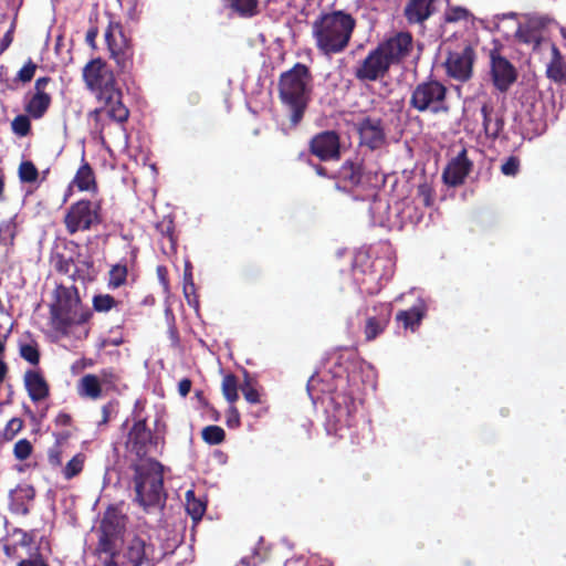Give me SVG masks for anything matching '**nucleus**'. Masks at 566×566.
I'll return each mask as SVG.
<instances>
[{"label":"nucleus","instance_id":"nucleus-1","mask_svg":"<svg viewBox=\"0 0 566 566\" xmlns=\"http://www.w3.org/2000/svg\"><path fill=\"white\" fill-rule=\"evenodd\" d=\"M413 39L409 32H398L379 42L358 60L353 69L360 83H374L389 75L392 65L400 64L412 51Z\"/></svg>","mask_w":566,"mask_h":566},{"label":"nucleus","instance_id":"nucleus-2","mask_svg":"<svg viewBox=\"0 0 566 566\" xmlns=\"http://www.w3.org/2000/svg\"><path fill=\"white\" fill-rule=\"evenodd\" d=\"M277 94L282 106L289 113L292 126H297L312 101L313 75L310 67L297 62L282 72L277 81Z\"/></svg>","mask_w":566,"mask_h":566},{"label":"nucleus","instance_id":"nucleus-3","mask_svg":"<svg viewBox=\"0 0 566 566\" xmlns=\"http://www.w3.org/2000/svg\"><path fill=\"white\" fill-rule=\"evenodd\" d=\"M356 28V19L343 10L322 13L312 24L316 49L331 56L344 52Z\"/></svg>","mask_w":566,"mask_h":566},{"label":"nucleus","instance_id":"nucleus-4","mask_svg":"<svg viewBox=\"0 0 566 566\" xmlns=\"http://www.w3.org/2000/svg\"><path fill=\"white\" fill-rule=\"evenodd\" d=\"M126 516L118 506H108L97 530V554L117 556L124 543Z\"/></svg>","mask_w":566,"mask_h":566},{"label":"nucleus","instance_id":"nucleus-5","mask_svg":"<svg viewBox=\"0 0 566 566\" xmlns=\"http://www.w3.org/2000/svg\"><path fill=\"white\" fill-rule=\"evenodd\" d=\"M447 94L448 88L444 84L438 80L428 78L415 86L409 105L420 113L447 114L450 111Z\"/></svg>","mask_w":566,"mask_h":566},{"label":"nucleus","instance_id":"nucleus-6","mask_svg":"<svg viewBox=\"0 0 566 566\" xmlns=\"http://www.w3.org/2000/svg\"><path fill=\"white\" fill-rule=\"evenodd\" d=\"M336 189L353 190L355 188H367L373 186V180L378 179V174L366 170L364 161L358 156L346 159L335 174Z\"/></svg>","mask_w":566,"mask_h":566},{"label":"nucleus","instance_id":"nucleus-7","mask_svg":"<svg viewBox=\"0 0 566 566\" xmlns=\"http://www.w3.org/2000/svg\"><path fill=\"white\" fill-rule=\"evenodd\" d=\"M134 484L137 495H160L164 489V468L153 460L147 459L134 465Z\"/></svg>","mask_w":566,"mask_h":566},{"label":"nucleus","instance_id":"nucleus-8","mask_svg":"<svg viewBox=\"0 0 566 566\" xmlns=\"http://www.w3.org/2000/svg\"><path fill=\"white\" fill-rule=\"evenodd\" d=\"M476 59L474 49L469 43L458 45L448 52L443 63L446 73L454 81L464 83L473 75V65Z\"/></svg>","mask_w":566,"mask_h":566},{"label":"nucleus","instance_id":"nucleus-9","mask_svg":"<svg viewBox=\"0 0 566 566\" xmlns=\"http://www.w3.org/2000/svg\"><path fill=\"white\" fill-rule=\"evenodd\" d=\"M83 80L86 87L101 97L117 88L113 71L101 59L90 61L83 69Z\"/></svg>","mask_w":566,"mask_h":566},{"label":"nucleus","instance_id":"nucleus-10","mask_svg":"<svg viewBox=\"0 0 566 566\" xmlns=\"http://www.w3.org/2000/svg\"><path fill=\"white\" fill-rule=\"evenodd\" d=\"M78 313L77 302H64L61 298L51 306V326L59 336H70L78 325L86 321Z\"/></svg>","mask_w":566,"mask_h":566},{"label":"nucleus","instance_id":"nucleus-11","mask_svg":"<svg viewBox=\"0 0 566 566\" xmlns=\"http://www.w3.org/2000/svg\"><path fill=\"white\" fill-rule=\"evenodd\" d=\"M118 378L113 369H103L98 374H86L77 382V394L82 398L97 400L115 389Z\"/></svg>","mask_w":566,"mask_h":566},{"label":"nucleus","instance_id":"nucleus-12","mask_svg":"<svg viewBox=\"0 0 566 566\" xmlns=\"http://www.w3.org/2000/svg\"><path fill=\"white\" fill-rule=\"evenodd\" d=\"M98 221V206L88 200H80L73 203L64 217V223L70 234L80 230H88Z\"/></svg>","mask_w":566,"mask_h":566},{"label":"nucleus","instance_id":"nucleus-13","mask_svg":"<svg viewBox=\"0 0 566 566\" xmlns=\"http://www.w3.org/2000/svg\"><path fill=\"white\" fill-rule=\"evenodd\" d=\"M126 447L129 454L135 455L140 462L145 461L147 455L156 452L157 443L145 420L134 423L128 433Z\"/></svg>","mask_w":566,"mask_h":566},{"label":"nucleus","instance_id":"nucleus-14","mask_svg":"<svg viewBox=\"0 0 566 566\" xmlns=\"http://www.w3.org/2000/svg\"><path fill=\"white\" fill-rule=\"evenodd\" d=\"M310 153L322 161L340 158V137L335 130H324L314 135L308 144Z\"/></svg>","mask_w":566,"mask_h":566},{"label":"nucleus","instance_id":"nucleus-15","mask_svg":"<svg viewBox=\"0 0 566 566\" xmlns=\"http://www.w3.org/2000/svg\"><path fill=\"white\" fill-rule=\"evenodd\" d=\"M359 144L370 150H377L386 144V132L381 118L364 117L357 124Z\"/></svg>","mask_w":566,"mask_h":566},{"label":"nucleus","instance_id":"nucleus-16","mask_svg":"<svg viewBox=\"0 0 566 566\" xmlns=\"http://www.w3.org/2000/svg\"><path fill=\"white\" fill-rule=\"evenodd\" d=\"M392 313L390 303H378L373 307V314L367 313L364 335L367 342L375 340L387 328Z\"/></svg>","mask_w":566,"mask_h":566},{"label":"nucleus","instance_id":"nucleus-17","mask_svg":"<svg viewBox=\"0 0 566 566\" xmlns=\"http://www.w3.org/2000/svg\"><path fill=\"white\" fill-rule=\"evenodd\" d=\"M491 75L494 86L500 92H506L517 78L513 64L495 51L491 52Z\"/></svg>","mask_w":566,"mask_h":566},{"label":"nucleus","instance_id":"nucleus-18","mask_svg":"<svg viewBox=\"0 0 566 566\" xmlns=\"http://www.w3.org/2000/svg\"><path fill=\"white\" fill-rule=\"evenodd\" d=\"M101 103H103L102 108L94 109L91 112L90 116L94 117L96 120L98 117L105 113L109 118L124 123L127 120L129 116L128 108L122 102V92L118 88L109 92L97 98Z\"/></svg>","mask_w":566,"mask_h":566},{"label":"nucleus","instance_id":"nucleus-19","mask_svg":"<svg viewBox=\"0 0 566 566\" xmlns=\"http://www.w3.org/2000/svg\"><path fill=\"white\" fill-rule=\"evenodd\" d=\"M473 168V163L468 158V151L463 148L446 167L442 178L451 187L462 185Z\"/></svg>","mask_w":566,"mask_h":566},{"label":"nucleus","instance_id":"nucleus-20","mask_svg":"<svg viewBox=\"0 0 566 566\" xmlns=\"http://www.w3.org/2000/svg\"><path fill=\"white\" fill-rule=\"evenodd\" d=\"M50 82L48 76L39 77L34 84V94L25 104V112L34 119L42 118L51 105V96L45 92Z\"/></svg>","mask_w":566,"mask_h":566},{"label":"nucleus","instance_id":"nucleus-21","mask_svg":"<svg viewBox=\"0 0 566 566\" xmlns=\"http://www.w3.org/2000/svg\"><path fill=\"white\" fill-rule=\"evenodd\" d=\"M482 126L486 138L496 140L504 129V115L495 109L492 102L483 103L481 106Z\"/></svg>","mask_w":566,"mask_h":566},{"label":"nucleus","instance_id":"nucleus-22","mask_svg":"<svg viewBox=\"0 0 566 566\" xmlns=\"http://www.w3.org/2000/svg\"><path fill=\"white\" fill-rule=\"evenodd\" d=\"M436 0H409L403 9V15L410 24H422L434 12Z\"/></svg>","mask_w":566,"mask_h":566},{"label":"nucleus","instance_id":"nucleus-23","mask_svg":"<svg viewBox=\"0 0 566 566\" xmlns=\"http://www.w3.org/2000/svg\"><path fill=\"white\" fill-rule=\"evenodd\" d=\"M24 386L32 401L44 400L49 396V385L38 370H28L24 374Z\"/></svg>","mask_w":566,"mask_h":566},{"label":"nucleus","instance_id":"nucleus-24","mask_svg":"<svg viewBox=\"0 0 566 566\" xmlns=\"http://www.w3.org/2000/svg\"><path fill=\"white\" fill-rule=\"evenodd\" d=\"M426 304L419 301L408 310H401L396 314V322L405 329L416 332L426 316Z\"/></svg>","mask_w":566,"mask_h":566},{"label":"nucleus","instance_id":"nucleus-25","mask_svg":"<svg viewBox=\"0 0 566 566\" xmlns=\"http://www.w3.org/2000/svg\"><path fill=\"white\" fill-rule=\"evenodd\" d=\"M546 76L558 84L566 82V63L555 44H552V59L546 67Z\"/></svg>","mask_w":566,"mask_h":566},{"label":"nucleus","instance_id":"nucleus-26","mask_svg":"<svg viewBox=\"0 0 566 566\" xmlns=\"http://www.w3.org/2000/svg\"><path fill=\"white\" fill-rule=\"evenodd\" d=\"M125 556L132 566H142L146 559V541L134 534L127 542Z\"/></svg>","mask_w":566,"mask_h":566},{"label":"nucleus","instance_id":"nucleus-27","mask_svg":"<svg viewBox=\"0 0 566 566\" xmlns=\"http://www.w3.org/2000/svg\"><path fill=\"white\" fill-rule=\"evenodd\" d=\"M72 186H75L80 191H92L96 189L94 171L87 163L83 161L77 169L72 180Z\"/></svg>","mask_w":566,"mask_h":566},{"label":"nucleus","instance_id":"nucleus-28","mask_svg":"<svg viewBox=\"0 0 566 566\" xmlns=\"http://www.w3.org/2000/svg\"><path fill=\"white\" fill-rule=\"evenodd\" d=\"M335 408H336V417L338 421L343 419L348 422L354 412L356 411L355 399L350 395L345 394H336L333 398Z\"/></svg>","mask_w":566,"mask_h":566},{"label":"nucleus","instance_id":"nucleus-29","mask_svg":"<svg viewBox=\"0 0 566 566\" xmlns=\"http://www.w3.org/2000/svg\"><path fill=\"white\" fill-rule=\"evenodd\" d=\"M226 8L243 18L258 14L259 0H222Z\"/></svg>","mask_w":566,"mask_h":566},{"label":"nucleus","instance_id":"nucleus-30","mask_svg":"<svg viewBox=\"0 0 566 566\" xmlns=\"http://www.w3.org/2000/svg\"><path fill=\"white\" fill-rule=\"evenodd\" d=\"M127 273V266L125 264L113 265L108 273V287L114 290L124 285Z\"/></svg>","mask_w":566,"mask_h":566},{"label":"nucleus","instance_id":"nucleus-31","mask_svg":"<svg viewBox=\"0 0 566 566\" xmlns=\"http://www.w3.org/2000/svg\"><path fill=\"white\" fill-rule=\"evenodd\" d=\"M85 461L86 457L84 453L75 454L62 470L64 478L70 480L82 472Z\"/></svg>","mask_w":566,"mask_h":566},{"label":"nucleus","instance_id":"nucleus-32","mask_svg":"<svg viewBox=\"0 0 566 566\" xmlns=\"http://www.w3.org/2000/svg\"><path fill=\"white\" fill-rule=\"evenodd\" d=\"M207 509V502L202 501L201 497H187L186 511L191 516L193 522L201 520Z\"/></svg>","mask_w":566,"mask_h":566},{"label":"nucleus","instance_id":"nucleus-33","mask_svg":"<svg viewBox=\"0 0 566 566\" xmlns=\"http://www.w3.org/2000/svg\"><path fill=\"white\" fill-rule=\"evenodd\" d=\"M222 394L230 403H233L238 400V380L234 375L229 374L223 377Z\"/></svg>","mask_w":566,"mask_h":566},{"label":"nucleus","instance_id":"nucleus-34","mask_svg":"<svg viewBox=\"0 0 566 566\" xmlns=\"http://www.w3.org/2000/svg\"><path fill=\"white\" fill-rule=\"evenodd\" d=\"M244 399L250 403H261V395L255 387V381L245 374L244 382L241 385Z\"/></svg>","mask_w":566,"mask_h":566},{"label":"nucleus","instance_id":"nucleus-35","mask_svg":"<svg viewBox=\"0 0 566 566\" xmlns=\"http://www.w3.org/2000/svg\"><path fill=\"white\" fill-rule=\"evenodd\" d=\"M117 304L118 302L109 294H98L93 298V307L97 312H108Z\"/></svg>","mask_w":566,"mask_h":566},{"label":"nucleus","instance_id":"nucleus-36","mask_svg":"<svg viewBox=\"0 0 566 566\" xmlns=\"http://www.w3.org/2000/svg\"><path fill=\"white\" fill-rule=\"evenodd\" d=\"M12 132L20 136L24 137L30 133L31 129V123L27 115H18L13 118L11 123Z\"/></svg>","mask_w":566,"mask_h":566},{"label":"nucleus","instance_id":"nucleus-37","mask_svg":"<svg viewBox=\"0 0 566 566\" xmlns=\"http://www.w3.org/2000/svg\"><path fill=\"white\" fill-rule=\"evenodd\" d=\"M417 197L421 200L423 206L431 207L434 202V189L428 182L420 184L417 188Z\"/></svg>","mask_w":566,"mask_h":566},{"label":"nucleus","instance_id":"nucleus-38","mask_svg":"<svg viewBox=\"0 0 566 566\" xmlns=\"http://www.w3.org/2000/svg\"><path fill=\"white\" fill-rule=\"evenodd\" d=\"M38 169L31 161H23L19 167V177L23 182H34L38 179Z\"/></svg>","mask_w":566,"mask_h":566},{"label":"nucleus","instance_id":"nucleus-39","mask_svg":"<svg viewBox=\"0 0 566 566\" xmlns=\"http://www.w3.org/2000/svg\"><path fill=\"white\" fill-rule=\"evenodd\" d=\"M520 167H521V160L517 156H510L505 159V161L501 165V172L504 175V176H507V177H515L518 171H520Z\"/></svg>","mask_w":566,"mask_h":566},{"label":"nucleus","instance_id":"nucleus-40","mask_svg":"<svg viewBox=\"0 0 566 566\" xmlns=\"http://www.w3.org/2000/svg\"><path fill=\"white\" fill-rule=\"evenodd\" d=\"M20 355L23 359L29 361L32 365H38L40 359V354L38 347L33 343L21 344L20 345Z\"/></svg>","mask_w":566,"mask_h":566},{"label":"nucleus","instance_id":"nucleus-41","mask_svg":"<svg viewBox=\"0 0 566 566\" xmlns=\"http://www.w3.org/2000/svg\"><path fill=\"white\" fill-rule=\"evenodd\" d=\"M32 449V444L30 443L29 440L21 439L15 442L13 448V454L18 460L23 461L31 455Z\"/></svg>","mask_w":566,"mask_h":566},{"label":"nucleus","instance_id":"nucleus-42","mask_svg":"<svg viewBox=\"0 0 566 566\" xmlns=\"http://www.w3.org/2000/svg\"><path fill=\"white\" fill-rule=\"evenodd\" d=\"M51 264L60 273H69L72 266V260L66 259L63 254L54 252L51 256Z\"/></svg>","mask_w":566,"mask_h":566},{"label":"nucleus","instance_id":"nucleus-43","mask_svg":"<svg viewBox=\"0 0 566 566\" xmlns=\"http://www.w3.org/2000/svg\"><path fill=\"white\" fill-rule=\"evenodd\" d=\"M0 232L4 239V244H12L17 232L14 219L4 220L0 223Z\"/></svg>","mask_w":566,"mask_h":566},{"label":"nucleus","instance_id":"nucleus-44","mask_svg":"<svg viewBox=\"0 0 566 566\" xmlns=\"http://www.w3.org/2000/svg\"><path fill=\"white\" fill-rule=\"evenodd\" d=\"M469 17V11L461 7H454L447 11L446 21L447 22H458L461 20H467Z\"/></svg>","mask_w":566,"mask_h":566},{"label":"nucleus","instance_id":"nucleus-45","mask_svg":"<svg viewBox=\"0 0 566 566\" xmlns=\"http://www.w3.org/2000/svg\"><path fill=\"white\" fill-rule=\"evenodd\" d=\"M36 64L29 60L18 72V80L23 83L30 82L34 76Z\"/></svg>","mask_w":566,"mask_h":566},{"label":"nucleus","instance_id":"nucleus-46","mask_svg":"<svg viewBox=\"0 0 566 566\" xmlns=\"http://www.w3.org/2000/svg\"><path fill=\"white\" fill-rule=\"evenodd\" d=\"M226 423L230 429H235L240 426V413L235 407L232 406V403L229 406L227 413H226Z\"/></svg>","mask_w":566,"mask_h":566},{"label":"nucleus","instance_id":"nucleus-47","mask_svg":"<svg viewBox=\"0 0 566 566\" xmlns=\"http://www.w3.org/2000/svg\"><path fill=\"white\" fill-rule=\"evenodd\" d=\"M12 537L14 538V543L22 547L29 546L33 541V537L29 533L19 528L13 531Z\"/></svg>","mask_w":566,"mask_h":566},{"label":"nucleus","instance_id":"nucleus-48","mask_svg":"<svg viewBox=\"0 0 566 566\" xmlns=\"http://www.w3.org/2000/svg\"><path fill=\"white\" fill-rule=\"evenodd\" d=\"M23 428V421L20 418H12L6 426V436L12 439Z\"/></svg>","mask_w":566,"mask_h":566},{"label":"nucleus","instance_id":"nucleus-49","mask_svg":"<svg viewBox=\"0 0 566 566\" xmlns=\"http://www.w3.org/2000/svg\"><path fill=\"white\" fill-rule=\"evenodd\" d=\"M48 459L52 467L62 465V450L59 443L49 449Z\"/></svg>","mask_w":566,"mask_h":566},{"label":"nucleus","instance_id":"nucleus-50","mask_svg":"<svg viewBox=\"0 0 566 566\" xmlns=\"http://www.w3.org/2000/svg\"><path fill=\"white\" fill-rule=\"evenodd\" d=\"M14 24H11L10 29L2 36L0 42V54L3 53L13 41Z\"/></svg>","mask_w":566,"mask_h":566},{"label":"nucleus","instance_id":"nucleus-51","mask_svg":"<svg viewBox=\"0 0 566 566\" xmlns=\"http://www.w3.org/2000/svg\"><path fill=\"white\" fill-rule=\"evenodd\" d=\"M17 566H49V565L42 558V556L36 555L34 557L20 560Z\"/></svg>","mask_w":566,"mask_h":566},{"label":"nucleus","instance_id":"nucleus-52","mask_svg":"<svg viewBox=\"0 0 566 566\" xmlns=\"http://www.w3.org/2000/svg\"><path fill=\"white\" fill-rule=\"evenodd\" d=\"M240 564L243 566H258L259 564V554L255 552L250 556L242 557Z\"/></svg>","mask_w":566,"mask_h":566},{"label":"nucleus","instance_id":"nucleus-53","mask_svg":"<svg viewBox=\"0 0 566 566\" xmlns=\"http://www.w3.org/2000/svg\"><path fill=\"white\" fill-rule=\"evenodd\" d=\"M106 41L108 49L112 53V56L117 59L119 57L120 49L116 46V44L112 40V34L109 32L106 33Z\"/></svg>","mask_w":566,"mask_h":566},{"label":"nucleus","instance_id":"nucleus-54","mask_svg":"<svg viewBox=\"0 0 566 566\" xmlns=\"http://www.w3.org/2000/svg\"><path fill=\"white\" fill-rule=\"evenodd\" d=\"M191 389V381L187 378L181 379L178 384V391L180 396L186 397Z\"/></svg>","mask_w":566,"mask_h":566},{"label":"nucleus","instance_id":"nucleus-55","mask_svg":"<svg viewBox=\"0 0 566 566\" xmlns=\"http://www.w3.org/2000/svg\"><path fill=\"white\" fill-rule=\"evenodd\" d=\"M313 168L318 176L335 179V175H329L327 168H325L324 166L316 164L313 165Z\"/></svg>","mask_w":566,"mask_h":566},{"label":"nucleus","instance_id":"nucleus-56","mask_svg":"<svg viewBox=\"0 0 566 566\" xmlns=\"http://www.w3.org/2000/svg\"><path fill=\"white\" fill-rule=\"evenodd\" d=\"M224 438H226L224 430L219 426H214V444H219V443L223 442Z\"/></svg>","mask_w":566,"mask_h":566},{"label":"nucleus","instance_id":"nucleus-57","mask_svg":"<svg viewBox=\"0 0 566 566\" xmlns=\"http://www.w3.org/2000/svg\"><path fill=\"white\" fill-rule=\"evenodd\" d=\"M157 274H158L159 281L163 284L164 289L167 290L168 289V283H167V280H166V274H167L166 268L165 266H158L157 268Z\"/></svg>","mask_w":566,"mask_h":566},{"label":"nucleus","instance_id":"nucleus-58","mask_svg":"<svg viewBox=\"0 0 566 566\" xmlns=\"http://www.w3.org/2000/svg\"><path fill=\"white\" fill-rule=\"evenodd\" d=\"M202 438L207 443L212 444V426H207L202 430Z\"/></svg>","mask_w":566,"mask_h":566},{"label":"nucleus","instance_id":"nucleus-59","mask_svg":"<svg viewBox=\"0 0 566 566\" xmlns=\"http://www.w3.org/2000/svg\"><path fill=\"white\" fill-rule=\"evenodd\" d=\"M123 343V338L122 337H114V338H108L105 340V344L106 345H112V346H118Z\"/></svg>","mask_w":566,"mask_h":566},{"label":"nucleus","instance_id":"nucleus-60","mask_svg":"<svg viewBox=\"0 0 566 566\" xmlns=\"http://www.w3.org/2000/svg\"><path fill=\"white\" fill-rule=\"evenodd\" d=\"M107 556L108 557H107V559H105L104 566H119L115 559L117 556H113V555H107Z\"/></svg>","mask_w":566,"mask_h":566},{"label":"nucleus","instance_id":"nucleus-61","mask_svg":"<svg viewBox=\"0 0 566 566\" xmlns=\"http://www.w3.org/2000/svg\"><path fill=\"white\" fill-rule=\"evenodd\" d=\"M214 460L218 461L219 463H226L227 455L221 451H214Z\"/></svg>","mask_w":566,"mask_h":566},{"label":"nucleus","instance_id":"nucleus-62","mask_svg":"<svg viewBox=\"0 0 566 566\" xmlns=\"http://www.w3.org/2000/svg\"><path fill=\"white\" fill-rule=\"evenodd\" d=\"M192 291H193V284L192 283L185 284L184 292H185V295L188 298L189 303L191 302L190 301V293H192Z\"/></svg>","mask_w":566,"mask_h":566},{"label":"nucleus","instance_id":"nucleus-63","mask_svg":"<svg viewBox=\"0 0 566 566\" xmlns=\"http://www.w3.org/2000/svg\"><path fill=\"white\" fill-rule=\"evenodd\" d=\"M154 497H144V496H140V497H136V502L142 505V506H147L149 504V502L153 500Z\"/></svg>","mask_w":566,"mask_h":566},{"label":"nucleus","instance_id":"nucleus-64","mask_svg":"<svg viewBox=\"0 0 566 566\" xmlns=\"http://www.w3.org/2000/svg\"><path fill=\"white\" fill-rule=\"evenodd\" d=\"M169 334H170L172 343L177 344L178 337H177V333H176L175 328H170Z\"/></svg>","mask_w":566,"mask_h":566}]
</instances>
